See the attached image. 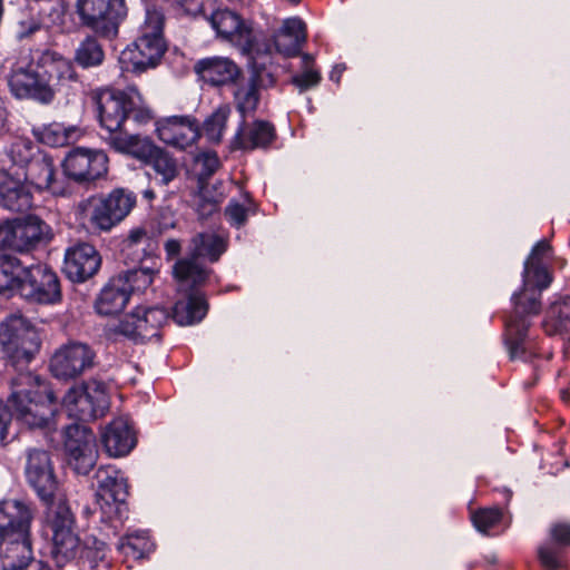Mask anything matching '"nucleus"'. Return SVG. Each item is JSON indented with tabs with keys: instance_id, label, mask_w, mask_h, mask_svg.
Here are the masks:
<instances>
[{
	"instance_id": "nucleus-1",
	"label": "nucleus",
	"mask_w": 570,
	"mask_h": 570,
	"mask_svg": "<svg viewBox=\"0 0 570 570\" xmlns=\"http://www.w3.org/2000/svg\"><path fill=\"white\" fill-rule=\"evenodd\" d=\"M551 252L548 240H539L524 262L522 289L513 295L514 311L505 322V343L511 358H515L522 352L529 328L525 316L540 312L541 292L552 282V276L546 266Z\"/></svg>"
},
{
	"instance_id": "nucleus-2",
	"label": "nucleus",
	"mask_w": 570,
	"mask_h": 570,
	"mask_svg": "<svg viewBox=\"0 0 570 570\" xmlns=\"http://www.w3.org/2000/svg\"><path fill=\"white\" fill-rule=\"evenodd\" d=\"M35 518L33 507L18 499L0 502V541L3 550V570H24L33 561L30 527Z\"/></svg>"
},
{
	"instance_id": "nucleus-3",
	"label": "nucleus",
	"mask_w": 570,
	"mask_h": 570,
	"mask_svg": "<svg viewBox=\"0 0 570 570\" xmlns=\"http://www.w3.org/2000/svg\"><path fill=\"white\" fill-rule=\"evenodd\" d=\"M163 27L164 16L156 10L147 11L141 36L120 53L122 69L140 73L159 63L166 51Z\"/></svg>"
},
{
	"instance_id": "nucleus-4",
	"label": "nucleus",
	"mask_w": 570,
	"mask_h": 570,
	"mask_svg": "<svg viewBox=\"0 0 570 570\" xmlns=\"http://www.w3.org/2000/svg\"><path fill=\"white\" fill-rule=\"evenodd\" d=\"M40 345L38 330L22 315H9L0 323V346L10 366L26 367Z\"/></svg>"
},
{
	"instance_id": "nucleus-5",
	"label": "nucleus",
	"mask_w": 570,
	"mask_h": 570,
	"mask_svg": "<svg viewBox=\"0 0 570 570\" xmlns=\"http://www.w3.org/2000/svg\"><path fill=\"white\" fill-rule=\"evenodd\" d=\"M227 249V239L214 232L196 234L189 245V257L177 261L174 265V276L180 283V287L202 285L208 277L205 269L197 259L208 258L212 263L217 262Z\"/></svg>"
},
{
	"instance_id": "nucleus-6",
	"label": "nucleus",
	"mask_w": 570,
	"mask_h": 570,
	"mask_svg": "<svg viewBox=\"0 0 570 570\" xmlns=\"http://www.w3.org/2000/svg\"><path fill=\"white\" fill-rule=\"evenodd\" d=\"M10 92L17 99L33 100L49 105L56 96V85L50 83L42 67L35 63L29 55L20 56L7 76Z\"/></svg>"
},
{
	"instance_id": "nucleus-7",
	"label": "nucleus",
	"mask_w": 570,
	"mask_h": 570,
	"mask_svg": "<svg viewBox=\"0 0 570 570\" xmlns=\"http://www.w3.org/2000/svg\"><path fill=\"white\" fill-rule=\"evenodd\" d=\"M94 100L99 124L107 131L104 139L112 149L119 153L116 145L118 140L141 138L140 135H129L122 129L127 119L128 87L125 90H100L95 94Z\"/></svg>"
},
{
	"instance_id": "nucleus-8",
	"label": "nucleus",
	"mask_w": 570,
	"mask_h": 570,
	"mask_svg": "<svg viewBox=\"0 0 570 570\" xmlns=\"http://www.w3.org/2000/svg\"><path fill=\"white\" fill-rule=\"evenodd\" d=\"M48 522L52 531L51 557L57 567H63L76 557L80 547L73 513L63 498L59 497L48 507Z\"/></svg>"
},
{
	"instance_id": "nucleus-9",
	"label": "nucleus",
	"mask_w": 570,
	"mask_h": 570,
	"mask_svg": "<svg viewBox=\"0 0 570 570\" xmlns=\"http://www.w3.org/2000/svg\"><path fill=\"white\" fill-rule=\"evenodd\" d=\"M50 239V227L37 216L7 219L0 224V249L27 253Z\"/></svg>"
},
{
	"instance_id": "nucleus-10",
	"label": "nucleus",
	"mask_w": 570,
	"mask_h": 570,
	"mask_svg": "<svg viewBox=\"0 0 570 570\" xmlns=\"http://www.w3.org/2000/svg\"><path fill=\"white\" fill-rule=\"evenodd\" d=\"M76 7L81 23L105 38L117 35L126 16L124 0H77Z\"/></svg>"
},
{
	"instance_id": "nucleus-11",
	"label": "nucleus",
	"mask_w": 570,
	"mask_h": 570,
	"mask_svg": "<svg viewBox=\"0 0 570 570\" xmlns=\"http://www.w3.org/2000/svg\"><path fill=\"white\" fill-rule=\"evenodd\" d=\"M119 153L149 164L161 185L167 186L179 174L177 160L166 150L157 147L147 137L134 138L131 140L117 141Z\"/></svg>"
},
{
	"instance_id": "nucleus-12",
	"label": "nucleus",
	"mask_w": 570,
	"mask_h": 570,
	"mask_svg": "<svg viewBox=\"0 0 570 570\" xmlns=\"http://www.w3.org/2000/svg\"><path fill=\"white\" fill-rule=\"evenodd\" d=\"M19 293L24 298L39 304H55L61 299L57 274L42 264L24 268Z\"/></svg>"
},
{
	"instance_id": "nucleus-13",
	"label": "nucleus",
	"mask_w": 570,
	"mask_h": 570,
	"mask_svg": "<svg viewBox=\"0 0 570 570\" xmlns=\"http://www.w3.org/2000/svg\"><path fill=\"white\" fill-rule=\"evenodd\" d=\"M65 434V448L69 465L78 474H88L98 458L95 434L87 426L80 424L69 425Z\"/></svg>"
},
{
	"instance_id": "nucleus-14",
	"label": "nucleus",
	"mask_w": 570,
	"mask_h": 570,
	"mask_svg": "<svg viewBox=\"0 0 570 570\" xmlns=\"http://www.w3.org/2000/svg\"><path fill=\"white\" fill-rule=\"evenodd\" d=\"M65 175L78 184L91 183L108 171V157L105 151L78 147L65 157Z\"/></svg>"
},
{
	"instance_id": "nucleus-15",
	"label": "nucleus",
	"mask_w": 570,
	"mask_h": 570,
	"mask_svg": "<svg viewBox=\"0 0 570 570\" xmlns=\"http://www.w3.org/2000/svg\"><path fill=\"white\" fill-rule=\"evenodd\" d=\"M96 353L86 343L70 342L59 347L50 360V372L60 380L81 375L95 364Z\"/></svg>"
},
{
	"instance_id": "nucleus-16",
	"label": "nucleus",
	"mask_w": 570,
	"mask_h": 570,
	"mask_svg": "<svg viewBox=\"0 0 570 570\" xmlns=\"http://www.w3.org/2000/svg\"><path fill=\"white\" fill-rule=\"evenodd\" d=\"M24 474L30 487L38 497L48 503L57 501L58 482L48 452L40 449H29L26 455Z\"/></svg>"
},
{
	"instance_id": "nucleus-17",
	"label": "nucleus",
	"mask_w": 570,
	"mask_h": 570,
	"mask_svg": "<svg viewBox=\"0 0 570 570\" xmlns=\"http://www.w3.org/2000/svg\"><path fill=\"white\" fill-rule=\"evenodd\" d=\"M209 22L217 35L238 46L243 51L253 49L255 35L249 22L229 9H218L209 17Z\"/></svg>"
},
{
	"instance_id": "nucleus-18",
	"label": "nucleus",
	"mask_w": 570,
	"mask_h": 570,
	"mask_svg": "<svg viewBox=\"0 0 570 570\" xmlns=\"http://www.w3.org/2000/svg\"><path fill=\"white\" fill-rule=\"evenodd\" d=\"M57 399L53 393L12 403L17 420L29 429H48L53 426Z\"/></svg>"
},
{
	"instance_id": "nucleus-19",
	"label": "nucleus",
	"mask_w": 570,
	"mask_h": 570,
	"mask_svg": "<svg viewBox=\"0 0 570 570\" xmlns=\"http://www.w3.org/2000/svg\"><path fill=\"white\" fill-rule=\"evenodd\" d=\"M159 139L177 149L193 146L200 137L197 120L189 116H173L156 122Z\"/></svg>"
},
{
	"instance_id": "nucleus-20",
	"label": "nucleus",
	"mask_w": 570,
	"mask_h": 570,
	"mask_svg": "<svg viewBox=\"0 0 570 570\" xmlns=\"http://www.w3.org/2000/svg\"><path fill=\"white\" fill-rule=\"evenodd\" d=\"M101 265L97 249L87 243L77 244L67 249L63 271L72 282H85L92 277Z\"/></svg>"
},
{
	"instance_id": "nucleus-21",
	"label": "nucleus",
	"mask_w": 570,
	"mask_h": 570,
	"mask_svg": "<svg viewBox=\"0 0 570 570\" xmlns=\"http://www.w3.org/2000/svg\"><path fill=\"white\" fill-rule=\"evenodd\" d=\"M177 283L178 291L184 294L173 308L174 321L181 326L200 322L207 313V303L204 295L196 288L198 285L180 287V283L178 281Z\"/></svg>"
},
{
	"instance_id": "nucleus-22",
	"label": "nucleus",
	"mask_w": 570,
	"mask_h": 570,
	"mask_svg": "<svg viewBox=\"0 0 570 570\" xmlns=\"http://www.w3.org/2000/svg\"><path fill=\"white\" fill-rule=\"evenodd\" d=\"M77 216L80 224L94 234L109 232L118 224L102 197H89L81 200L77 206Z\"/></svg>"
},
{
	"instance_id": "nucleus-23",
	"label": "nucleus",
	"mask_w": 570,
	"mask_h": 570,
	"mask_svg": "<svg viewBox=\"0 0 570 570\" xmlns=\"http://www.w3.org/2000/svg\"><path fill=\"white\" fill-rule=\"evenodd\" d=\"M196 73L212 86L234 83L242 76L240 68L229 58L210 57L196 62Z\"/></svg>"
},
{
	"instance_id": "nucleus-24",
	"label": "nucleus",
	"mask_w": 570,
	"mask_h": 570,
	"mask_svg": "<svg viewBox=\"0 0 570 570\" xmlns=\"http://www.w3.org/2000/svg\"><path fill=\"white\" fill-rule=\"evenodd\" d=\"M32 195L23 179L7 170H0V207L23 212L31 207Z\"/></svg>"
},
{
	"instance_id": "nucleus-25",
	"label": "nucleus",
	"mask_w": 570,
	"mask_h": 570,
	"mask_svg": "<svg viewBox=\"0 0 570 570\" xmlns=\"http://www.w3.org/2000/svg\"><path fill=\"white\" fill-rule=\"evenodd\" d=\"M106 452L114 458L127 455L135 446L136 439L127 419L111 421L101 434Z\"/></svg>"
},
{
	"instance_id": "nucleus-26",
	"label": "nucleus",
	"mask_w": 570,
	"mask_h": 570,
	"mask_svg": "<svg viewBox=\"0 0 570 570\" xmlns=\"http://www.w3.org/2000/svg\"><path fill=\"white\" fill-rule=\"evenodd\" d=\"M275 138L274 126L265 120H256L247 124L245 120L239 126L233 145L235 148L252 150L267 147Z\"/></svg>"
},
{
	"instance_id": "nucleus-27",
	"label": "nucleus",
	"mask_w": 570,
	"mask_h": 570,
	"mask_svg": "<svg viewBox=\"0 0 570 570\" xmlns=\"http://www.w3.org/2000/svg\"><path fill=\"white\" fill-rule=\"evenodd\" d=\"M125 283L126 279L117 276L110 278L96 298L95 307L98 314L116 315L125 308L130 297Z\"/></svg>"
},
{
	"instance_id": "nucleus-28",
	"label": "nucleus",
	"mask_w": 570,
	"mask_h": 570,
	"mask_svg": "<svg viewBox=\"0 0 570 570\" xmlns=\"http://www.w3.org/2000/svg\"><path fill=\"white\" fill-rule=\"evenodd\" d=\"M306 41V27L299 18H288L274 36L276 50L287 57L296 56Z\"/></svg>"
},
{
	"instance_id": "nucleus-29",
	"label": "nucleus",
	"mask_w": 570,
	"mask_h": 570,
	"mask_svg": "<svg viewBox=\"0 0 570 570\" xmlns=\"http://www.w3.org/2000/svg\"><path fill=\"white\" fill-rule=\"evenodd\" d=\"M18 374L11 380L10 404L37 397L45 393H53L39 376L31 372H23L24 367H13Z\"/></svg>"
},
{
	"instance_id": "nucleus-30",
	"label": "nucleus",
	"mask_w": 570,
	"mask_h": 570,
	"mask_svg": "<svg viewBox=\"0 0 570 570\" xmlns=\"http://www.w3.org/2000/svg\"><path fill=\"white\" fill-rule=\"evenodd\" d=\"M98 489L108 494L115 502H124L127 498V481L122 473L112 465L100 466L95 475Z\"/></svg>"
},
{
	"instance_id": "nucleus-31",
	"label": "nucleus",
	"mask_w": 570,
	"mask_h": 570,
	"mask_svg": "<svg viewBox=\"0 0 570 570\" xmlns=\"http://www.w3.org/2000/svg\"><path fill=\"white\" fill-rule=\"evenodd\" d=\"M23 180L29 179L32 185L38 189H48L53 194H59L60 190L55 183V167L50 158L40 156L35 158L28 166L23 174Z\"/></svg>"
},
{
	"instance_id": "nucleus-32",
	"label": "nucleus",
	"mask_w": 570,
	"mask_h": 570,
	"mask_svg": "<svg viewBox=\"0 0 570 570\" xmlns=\"http://www.w3.org/2000/svg\"><path fill=\"white\" fill-rule=\"evenodd\" d=\"M62 404L69 416L81 421L96 420L100 417L81 385L72 386L65 395Z\"/></svg>"
},
{
	"instance_id": "nucleus-33",
	"label": "nucleus",
	"mask_w": 570,
	"mask_h": 570,
	"mask_svg": "<svg viewBox=\"0 0 570 570\" xmlns=\"http://www.w3.org/2000/svg\"><path fill=\"white\" fill-rule=\"evenodd\" d=\"M234 85V102L237 111L245 118L257 109L261 94L254 80H249L248 77L240 76Z\"/></svg>"
},
{
	"instance_id": "nucleus-34",
	"label": "nucleus",
	"mask_w": 570,
	"mask_h": 570,
	"mask_svg": "<svg viewBox=\"0 0 570 570\" xmlns=\"http://www.w3.org/2000/svg\"><path fill=\"white\" fill-rule=\"evenodd\" d=\"M570 327V296L554 301L548 307L543 321L547 334L556 335Z\"/></svg>"
},
{
	"instance_id": "nucleus-35",
	"label": "nucleus",
	"mask_w": 570,
	"mask_h": 570,
	"mask_svg": "<svg viewBox=\"0 0 570 570\" xmlns=\"http://www.w3.org/2000/svg\"><path fill=\"white\" fill-rule=\"evenodd\" d=\"M155 242L148 236L147 232L137 228L130 232L122 243L121 252L132 263L141 262L146 256L154 253Z\"/></svg>"
},
{
	"instance_id": "nucleus-36",
	"label": "nucleus",
	"mask_w": 570,
	"mask_h": 570,
	"mask_svg": "<svg viewBox=\"0 0 570 570\" xmlns=\"http://www.w3.org/2000/svg\"><path fill=\"white\" fill-rule=\"evenodd\" d=\"M136 313L140 336H142L145 341L157 337L160 327L168 321V313L161 307H137Z\"/></svg>"
},
{
	"instance_id": "nucleus-37",
	"label": "nucleus",
	"mask_w": 570,
	"mask_h": 570,
	"mask_svg": "<svg viewBox=\"0 0 570 570\" xmlns=\"http://www.w3.org/2000/svg\"><path fill=\"white\" fill-rule=\"evenodd\" d=\"M104 59V49L92 36H87L75 49L73 61L83 69L96 68Z\"/></svg>"
},
{
	"instance_id": "nucleus-38",
	"label": "nucleus",
	"mask_w": 570,
	"mask_h": 570,
	"mask_svg": "<svg viewBox=\"0 0 570 570\" xmlns=\"http://www.w3.org/2000/svg\"><path fill=\"white\" fill-rule=\"evenodd\" d=\"M42 69L47 75V79H50V83L56 85V91L60 86L78 81V75L72 61L63 57L52 58L51 61L42 66Z\"/></svg>"
},
{
	"instance_id": "nucleus-39",
	"label": "nucleus",
	"mask_w": 570,
	"mask_h": 570,
	"mask_svg": "<svg viewBox=\"0 0 570 570\" xmlns=\"http://www.w3.org/2000/svg\"><path fill=\"white\" fill-rule=\"evenodd\" d=\"M35 136L45 145L62 147L68 145L76 135L75 127H66L62 124L53 122L42 128L33 129Z\"/></svg>"
},
{
	"instance_id": "nucleus-40",
	"label": "nucleus",
	"mask_w": 570,
	"mask_h": 570,
	"mask_svg": "<svg viewBox=\"0 0 570 570\" xmlns=\"http://www.w3.org/2000/svg\"><path fill=\"white\" fill-rule=\"evenodd\" d=\"M24 268L20 262L12 257L0 259V293H7L17 288L20 292Z\"/></svg>"
},
{
	"instance_id": "nucleus-41",
	"label": "nucleus",
	"mask_w": 570,
	"mask_h": 570,
	"mask_svg": "<svg viewBox=\"0 0 570 570\" xmlns=\"http://www.w3.org/2000/svg\"><path fill=\"white\" fill-rule=\"evenodd\" d=\"M230 114V107L222 105L206 118L203 129L209 141L215 144L222 141Z\"/></svg>"
},
{
	"instance_id": "nucleus-42",
	"label": "nucleus",
	"mask_w": 570,
	"mask_h": 570,
	"mask_svg": "<svg viewBox=\"0 0 570 570\" xmlns=\"http://www.w3.org/2000/svg\"><path fill=\"white\" fill-rule=\"evenodd\" d=\"M102 199L117 223H120L130 213L136 203L135 196L124 189H115Z\"/></svg>"
},
{
	"instance_id": "nucleus-43",
	"label": "nucleus",
	"mask_w": 570,
	"mask_h": 570,
	"mask_svg": "<svg viewBox=\"0 0 570 570\" xmlns=\"http://www.w3.org/2000/svg\"><path fill=\"white\" fill-rule=\"evenodd\" d=\"M85 394L91 401L92 405L97 410L98 415L104 416L110 405V399L108 393V386L106 383L98 380H89L81 384Z\"/></svg>"
},
{
	"instance_id": "nucleus-44",
	"label": "nucleus",
	"mask_w": 570,
	"mask_h": 570,
	"mask_svg": "<svg viewBox=\"0 0 570 570\" xmlns=\"http://www.w3.org/2000/svg\"><path fill=\"white\" fill-rule=\"evenodd\" d=\"M127 104V118L131 116L137 124L145 125L154 118L151 109L135 86H128Z\"/></svg>"
},
{
	"instance_id": "nucleus-45",
	"label": "nucleus",
	"mask_w": 570,
	"mask_h": 570,
	"mask_svg": "<svg viewBox=\"0 0 570 570\" xmlns=\"http://www.w3.org/2000/svg\"><path fill=\"white\" fill-rule=\"evenodd\" d=\"M6 155L13 165L23 168L35 159V146L29 139L17 138L9 146Z\"/></svg>"
},
{
	"instance_id": "nucleus-46",
	"label": "nucleus",
	"mask_w": 570,
	"mask_h": 570,
	"mask_svg": "<svg viewBox=\"0 0 570 570\" xmlns=\"http://www.w3.org/2000/svg\"><path fill=\"white\" fill-rule=\"evenodd\" d=\"M151 542L145 534H130L119 540L118 550L127 557L140 559L151 551Z\"/></svg>"
},
{
	"instance_id": "nucleus-47",
	"label": "nucleus",
	"mask_w": 570,
	"mask_h": 570,
	"mask_svg": "<svg viewBox=\"0 0 570 570\" xmlns=\"http://www.w3.org/2000/svg\"><path fill=\"white\" fill-rule=\"evenodd\" d=\"M303 71L293 77V83L299 89L305 91L309 88L316 87L321 81V73L313 68L314 59L312 56L304 53L302 56Z\"/></svg>"
},
{
	"instance_id": "nucleus-48",
	"label": "nucleus",
	"mask_w": 570,
	"mask_h": 570,
	"mask_svg": "<svg viewBox=\"0 0 570 570\" xmlns=\"http://www.w3.org/2000/svg\"><path fill=\"white\" fill-rule=\"evenodd\" d=\"M118 278L126 279L127 293L145 291L154 279V273L149 268L130 269L117 275Z\"/></svg>"
},
{
	"instance_id": "nucleus-49",
	"label": "nucleus",
	"mask_w": 570,
	"mask_h": 570,
	"mask_svg": "<svg viewBox=\"0 0 570 570\" xmlns=\"http://www.w3.org/2000/svg\"><path fill=\"white\" fill-rule=\"evenodd\" d=\"M244 204L232 200L225 208V216L236 227L243 226L246 223L247 215L254 212V204L248 194L244 195Z\"/></svg>"
},
{
	"instance_id": "nucleus-50",
	"label": "nucleus",
	"mask_w": 570,
	"mask_h": 570,
	"mask_svg": "<svg viewBox=\"0 0 570 570\" xmlns=\"http://www.w3.org/2000/svg\"><path fill=\"white\" fill-rule=\"evenodd\" d=\"M112 331L116 334L124 335L125 337L132 340L135 342H144L145 338L140 336V331L138 328V317L136 309L127 314L115 327Z\"/></svg>"
},
{
	"instance_id": "nucleus-51",
	"label": "nucleus",
	"mask_w": 570,
	"mask_h": 570,
	"mask_svg": "<svg viewBox=\"0 0 570 570\" xmlns=\"http://www.w3.org/2000/svg\"><path fill=\"white\" fill-rule=\"evenodd\" d=\"M501 515L498 508L480 509L473 513L472 521L479 531L487 532L500 521Z\"/></svg>"
},
{
	"instance_id": "nucleus-52",
	"label": "nucleus",
	"mask_w": 570,
	"mask_h": 570,
	"mask_svg": "<svg viewBox=\"0 0 570 570\" xmlns=\"http://www.w3.org/2000/svg\"><path fill=\"white\" fill-rule=\"evenodd\" d=\"M41 23L46 28L60 27L65 22V8L61 4H48L41 9Z\"/></svg>"
},
{
	"instance_id": "nucleus-53",
	"label": "nucleus",
	"mask_w": 570,
	"mask_h": 570,
	"mask_svg": "<svg viewBox=\"0 0 570 570\" xmlns=\"http://www.w3.org/2000/svg\"><path fill=\"white\" fill-rule=\"evenodd\" d=\"M195 161L200 166L202 179L210 177L219 167V159L215 153H202L195 158Z\"/></svg>"
},
{
	"instance_id": "nucleus-54",
	"label": "nucleus",
	"mask_w": 570,
	"mask_h": 570,
	"mask_svg": "<svg viewBox=\"0 0 570 570\" xmlns=\"http://www.w3.org/2000/svg\"><path fill=\"white\" fill-rule=\"evenodd\" d=\"M207 187H202L199 191V203L197 204L198 212L202 216H207L217 210L219 203H222L224 196L220 194L218 196L208 198L207 197Z\"/></svg>"
},
{
	"instance_id": "nucleus-55",
	"label": "nucleus",
	"mask_w": 570,
	"mask_h": 570,
	"mask_svg": "<svg viewBox=\"0 0 570 570\" xmlns=\"http://www.w3.org/2000/svg\"><path fill=\"white\" fill-rule=\"evenodd\" d=\"M247 77L249 80H254V85L259 91L275 83L273 73L264 67L255 66Z\"/></svg>"
},
{
	"instance_id": "nucleus-56",
	"label": "nucleus",
	"mask_w": 570,
	"mask_h": 570,
	"mask_svg": "<svg viewBox=\"0 0 570 570\" xmlns=\"http://www.w3.org/2000/svg\"><path fill=\"white\" fill-rule=\"evenodd\" d=\"M550 534L556 543L560 546L570 544V524L557 523L551 528Z\"/></svg>"
},
{
	"instance_id": "nucleus-57",
	"label": "nucleus",
	"mask_w": 570,
	"mask_h": 570,
	"mask_svg": "<svg viewBox=\"0 0 570 570\" xmlns=\"http://www.w3.org/2000/svg\"><path fill=\"white\" fill-rule=\"evenodd\" d=\"M538 557L541 564L547 569H558L560 566L556 551L549 547H540Z\"/></svg>"
},
{
	"instance_id": "nucleus-58",
	"label": "nucleus",
	"mask_w": 570,
	"mask_h": 570,
	"mask_svg": "<svg viewBox=\"0 0 570 570\" xmlns=\"http://www.w3.org/2000/svg\"><path fill=\"white\" fill-rule=\"evenodd\" d=\"M11 414L8 411L7 406L0 401V443L7 436L8 423L10 421Z\"/></svg>"
},
{
	"instance_id": "nucleus-59",
	"label": "nucleus",
	"mask_w": 570,
	"mask_h": 570,
	"mask_svg": "<svg viewBox=\"0 0 570 570\" xmlns=\"http://www.w3.org/2000/svg\"><path fill=\"white\" fill-rule=\"evenodd\" d=\"M180 249H181V244L179 240L174 239V238H169L166 240L165 250H166L168 258L176 257L180 253Z\"/></svg>"
},
{
	"instance_id": "nucleus-60",
	"label": "nucleus",
	"mask_w": 570,
	"mask_h": 570,
	"mask_svg": "<svg viewBox=\"0 0 570 570\" xmlns=\"http://www.w3.org/2000/svg\"><path fill=\"white\" fill-rule=\"evenodd\" d=\"M8 117L9 111L4 105V101L0 97V135L7 131L8 129Z\"/></svg>"
},
{
	"instance_id": "nucleus-61",
	"label": "nucleus",
	"mask_w": 570,
	"mask_h": 570,
	"mask_svg": "<svg viewBox=\"0 0 570 570\" xmlns=\"http://www.w3.org/2000/svg\"><path fill=\"white\" fill-rule=\"evenodd\" d=\"M344 66L342 65H336L333 70L331 71V75H330V78L331 80L335 81V82H338L340 81V78H341V75L342 72L344 71Z\"/></svg>"
},
{
	"instance_id": "nucleus-62",
	"label": "nucleus",
	"mask_w": 570,
	"mask_h": 570,
	"mask_svg": "<svg viewBox=\"0 0 570 570\" xmlns=\"http://www.w3.org/2000/svg\"><path fill=\"white\" fill-rule=\"evenodd\" d=\"M20 24H21V28H23V22H21ZM38 29H39V24L36 22H31L28 30L21 29L19 31V37H21V38L27 37L29 35L33 33Z\"/></svg>"
},
{
	"instance_id": "nucleus-63",
	"label": "nucleus",
	"mask_w": 570,
	"mask_h": 570,
	"mask_svg": "<svg viewBox=\"0 0 570 570\" xmlns=\"http://www.w3.org/2000/svg\"><path fill=\"white\" fill-rule=\"evenodd\" d=\"M146 196L149 197V198H153L154 197V193L153 191H146Z\"/></svg>"
}]
</instances>
